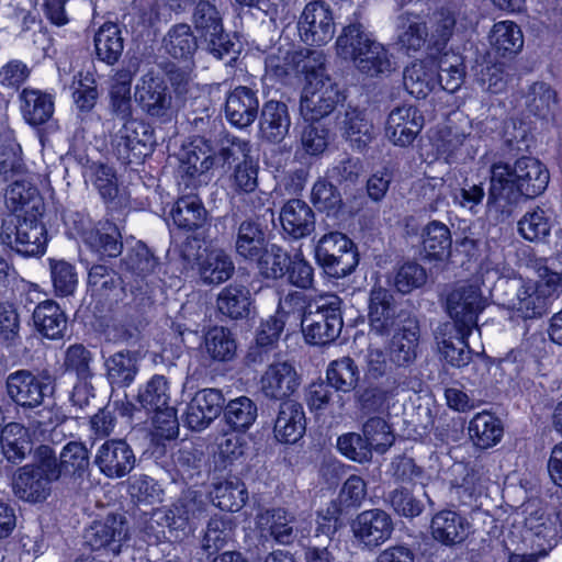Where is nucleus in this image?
<instances>
[{
    "label": "nucleus",
    "mask_w": 562,
    "mask_h": 562,
    "mask_svg": "<svg viewBox=\"0 0 562 562\" xmlns=\"http://www.w3.org/2000/svg\"><path fill=\"white\" fill-rule=\"evenodd\" d=\"M487 195L488 206L510 213V207L521 196L533 199L544 192L549 184L548 168L537 158L522 156L515 160L496 161L491 166Z\"/></svg>",
    "instance_id": "obj_1"
},
{
    "label": "nucleus",
    "mask_w": 562,
    "mask_h": 562,
    "mask_svg": "<svg viewBox=\"0 0 562 562\" xmlns=\"http://www.w3.org/2000/svg\"><path fill=\"white\" fill-rule=\"evenodd\" d=\"M341 299L335 293H322L312 297L302 319L307 342L325 346L335 341L342 329Z\"/></svg>",
    "instance_id": "obj_2"
},
{
    "label": "nucleus",
    "mask_w": 562,
    "mask_h": 562,
    "mask_svg": "<svg viewBox=\"0 0 562 562\" xmlns=\"http://www.w3.org/2000/svg\"><path fill=\"white\" fill-rule=\"evenodd\" d=\"M487 306V299L483 295L479 280L458 282L446 297V311L453 321L458 334L472 335L477 331L479 315Z\"/></svg>",
    "instance_id": "obj_3"
},
{
    "label": "nucleus",
    "mask_w": 562,
    "mask_h": 562,
    "mask_svg": "<svg viewBox=\"0 0 562 562\" xmlns=\"http://www.w3.org/2000/svg\"><path fill=\"white\" fill-rule=\"evenodd\" d=\"M41 215L9 214L2 220L1 243L24 257H38L46 250L47 231Z\"/></svg>",
    "instance_id": "obj_4"
},
{
    "label": "nucleus",
    "mask_w": 562,
    "mask_h": 562,
    "mask_svg": "<svg viewBox=\"0 0 562 562\" xmlns=\"http://www.w3.org/2000/svg\"><path fill=\"white\" fill-rule=\"evenodd\" d=\"M191 23L201 44L212 56L223 59L233 52L235 44L224 29L223 13L216 0H195Z\"/></svg>",
    "instance_id": "obj_5"
},
{
    "label": "nucleus",
    "mask_w": 562,
    "mask_h": 562,
    "mask_svg": "<svg viewBox=\"0 0 562 562\" xmlns=\"http://www.w3.org/2000/svg\"><path fill=\"white\" fill-rule=\"evenodd\" d=\"M315 259L324 272L335 279L350 274L359 263L355 244L340 232H329L318 239Z\"/></svg>",
    "instance_id": "obj_6"
},
{
    "label": "nucleus",
    "mask_w": 562,
    "mask_h": 562,
    "mask_svg": "<svg viewBox=\"0 0 562 562\" xmlns=\"http://www.w3.org/2000/svg\"><path fill=\"white\" fill-rule=\"evenodd\" d=\"M135 99L146 115L161 123L172 121L179 110L167 82L153 70L139 78Z\"/></svg>",
    "instance_id": "obj_7"
},
{
    "label": "nucleus",
    "mask_w": 562,
    "mask_h": 562,
    "mask_svg": "<svg viewBox=\"0 0 562 562\" xmlns=\"http://www.w3.org/2000/svg\"><path fill=\"white\" fill-rule=\"evenodd\" d=\"M8 396L19 406L34 408L55 392V378L48 370L34 373L21 369L10 373L5 380Z\"/></svg>",
    "instance_id": "obj_8"
},
{
    "label": "nucleus",
    "mask_w": 562,
    "mask_h": 562,
    "mask_svg": "<svg viewBox=\"0 0 562 562\" xmlns=\"http://www.w3.org/2000/svg\"><path fill=\"white\" fill-rule=\"evenodd\" d=\"M49 461L41 446L34 451V461L21 467L13 479V491L20 499L37 503L45 501L52 493V483L58 481L48 472Z\"/></svg>",
    "instance_id": "obj_9"
},
{
    "label": "nucleus",
    "mask_w": 562,
    "mask_h": 562,
    "mask_svg": "<svg viewBox=\"0 0 562 562\" xmlns=\"http://www.w3.org/2000/svg\"><path fill=\"white\" fill-rule=\"evenodd\" d=\"M45 453L48 464V472L56 475L58 481L69 480L74 485L81 486L85 482H89L90 477V458L89 451L82 442L69 441L64 446L56 457L53 448L41 445Z\"/></svg>",
    "instance_id": "obj_10"
},
{
    "label": "nucleus",
    "mask_w": 562,
    "mask_h": 562,
    "mask_svg": "<svg viewBox=\"0 0 562 562\" xmlns=\"http://www.w3.org/2000/svg\"><path fill=\"white\" fill-rule=\"evenodd\" d=\"M297 31L307 45L322 46L329 43L336 31L329 4L322 0L308 2L299 18Z\"/></svg>",
    "instance_id": "obj_11"
},
{
    "label": "nucleus",
    "mask_w": 562,
    "mask_h": 562,
    "mask_svg": "<svg viewBox=\"0 0 562 562\" xmlns=\"http://www.w3.org/2000/svg\"><path fill=\"white\" fill-rule=\"evenodd\" d=\"M562 294V274L551 272L547 279L537 285L521 286L512 307L519 312L524 318L540 317L546 314L552 304V296Z\"/></svg>",
    "instance_id": "obj_12"
},
{
    "label": "nucleus",
    "mask_w": 562,
    "mask_h": 562,
    "mask_svg": "<svg viewBox=\"0 0 562 562\" xmlns=\"http://www.w3.org/2000/svg\"><path fill=\"white\" fill-rule=\"evenodd\" d=\"M155 144L150 126L143 121L132 119L122 124L113 138L119 159L132 164L148 156Z\"/></svg>",
    "instance_id": "obj_13"
},
{
    "label": "nucleus",
    "mask_w": 562,
    "mask_h": 562,
    "mask_svg": "<svg viewBox=\"0 0 562 562\" xmlns=\"http://www.w3.org/2000/svg\"><path fill=\"white\" fill-rule=\"evenodd\" d=\"M339 101L340 92L336 82L312 77L303 88L300 112L305 121H321L336 109Z\"/></svg>",
    "instance_id": "obj_14"
},
{
    "label": "nucleus",
    "mask_w": 562,
    "mask_h": 562,
    "mask_svg": "<svg viewBox=\"0 0 562 562\" xmlns=\"http://www.w3.org/2000/svg\"><path fill=\"white\" fill-rule=\"evenodd\" d=\"M83 539L91 550H106L117 555L123 542L127 539L125 517L109 514L102 519L92 521L85 530Z\"/></svg>",
    "instance_id": "obj_15"
},
{
    "label": "nucleus",
    "mask_w": 562,
    "mask_h": 562,
    "mask_svg": "<svg viewBox=\"0 0 562 562\" xmlns=\"http://www.w3.org/2000/svg\"><path fill=\"white\" fill-rule=\"evenodd\" d=\"M419 338L418 319L412 315H401L398 328L387 345L390 362L396 368L411 367L418 356Z\"/></svg>",
    "instance_id": "obj_16"
},
{
    "label": "nucleus",
    "mask_w": 562,
    "mask_h": 562,
    "mask_svg": "<svg viewBox=\"0 0 562 562\" xmlns=\"http://www.w3.org/2000/svg\"><path fill=\"white\" fill-rule=\"evenodd\" d=\"M93 462L105 477L119 480L132 472L136 457L125 440L109 439L98 447Z\"/></svg>",
    "instance_id": "obj_17"
},
{
    "label": "nucleus",
    "mask_w": 562,
    "mask_h": 562,
    "mask_svg": "<svg viewBox=\"0 0 562 562\" xmlns=\"http://www.w3.org/2000/svg\"><path fill=\"white\" fill-rule=\"evenodd\" d=\"M224 404L225 397L221 390H200L187 405L184 424L191 430H204L221 415Z\"/></svg>",
    "instance_id": "obj_18"
},
{
    "label": "nucleus",
    "mask_w": 562,
    "mask_h": 562,
    "mask_svg": "<svg viewBox=\"0 0 562 562\" xmlns=\"http://www.w3.org/2000/svg\"><path fill=\"white\" fill-rule=\"evenodd\" d=\"M351 528L358 541L373 549L391 538L394 524L386 512L375 508L360 513L352 521Z\"/></svg>",
    "instance_id": "obj_19"
},
{
    "label": "nucleus",
    "mask_w": 562,
    "mask_h": 562,
    "mask_svg": "<svg viewBox=\"0 0 562 562\" xmlns=\"http://www.w3.org/2000/svg\"><path fill=\"white\" fill-rule=\"evenodd\" d=\"M259 383L265 397L282 401L297 390L301 379L292 363L281 361L270 363L260 376Z\"/></svg>",
    "instance_id": "obj_20"
},
{
    "label": "nucleus",
    "mask_w": 562,
    "mask_h": 562,
    "mask_svg": "<svg viewBox=\"0 0 562 562\" xmlns=\"http://www.w3.org/2000/svg\"><path fill=\"white\" fill-rule=\"evenodd\" d=\"M424 126V117L413 105L393 109L386 121L385 135L396 146L407 147L415 140Z\"/></svg>",
    "instance_id": "obj_21"
},
{
    "label": "nucleus",
    "mask_w": 562,
    "mask_h": 562,
    "mask_svg": "<svg viewBox=\"0 0 562 562\" xmlns=\"http://www.w3.org/2000/svg\"><path fill=\"white\" fill-rule=\"evenodd\" d=\"M392 293L382 288L374 286L369 299L370 330L378 336H389L398 328L400 316L408 313H395Z\"/></svg>",
    "instance_id": "obj_22"
},
{
    "label": "nucleus",
    "mask_w": 562,
    "mask_h": 562,
    "mask_svg": "<svg viewBox=\"0 0 562 562\" xmlns=\"http://www.w3.org/2000/svg\"><path fill=\"white\" fill-rule=\"evenodd\" d=\"M258 111L257 91L249 87L238 86L226 97L225 116L232 125L238 128L250 126L258 117Z\"/></svg>",
    "instance_id": "obj_23"
},
{
    "label": "nucleus",
    "mask_w": 562,
    "mask_h": 562,
    "mask_svg": "<svg viewBox=\"0 0 562 562\" xmlns=\"http://www.w3.org/2000/svg\"><path fill=\"white\" fill-rule=\"evenodd\" d=\"M92 353L81 344L66 349L63 367L65 372L75 374L78 383L74 387L72 400L82 404L87 402L89 381L93 378L91 369Z\"/></svg>",
    "instance_id": "obj_24"
},
{
    "label": "nucleus",
    "mask_w": 562,
    "mask_h": 562,
    "mask_svg": "<svg viewBox=\"0 0 562 562\" xmlns=\"http://www.w3.org/2000/svg\"><path fill=\"white\" fill-rule=\"evenodd\" d=\"M291 127L288 105L282 101L269 100L263 103L259 115V136L261 139L281 143Z\"/></svg>",
    "instance_id": "obj_25"
},
{
    "label": "nucleus",
    "mask_w": 562,
    "mask_h": 562,
    "mask_svg": "<svg viewBox=\"0 0 562 562\" xmlns=\"http://www.w3.org/2000/svg\"><path fill=\"white\" fill-rule=\"evenodd\" d=\"M396 44L406 54L429 48V29L426 21L414 12L405 11L396 18Z\"/></svg>",
    "instance_id": "obj_26"
},
{
    "label": "nucleus",
    "mask_w": 562,
    "mask_h": 562,
    "mask_svg": "<svg viewBox=\"0 0 562 562\" xmlns=\"http://www.w3.org/2000/svg\"><path fill=\"white\" fill-rule=\"evenodd\" d=\"M206 509L207 502L201 492L191 488L186 490L167 514L169 526L173 529L184 530L203 517Z\"/></svg>",
    "instance_id": "obj_27"
},
{
    "label": "nucleus",
    "mask_w": 562,
    "mask_h": 562,
    "mask_svg": "<svg viewBox=\"0 0 562 562\" xmlns=\"http://www.w3.org/2000/svg\"><path fill=\"white\" fill-rule=\"evenodd\" d=\"M338 125L342 137L358 151H363L374 138L373 124L358 108L348 106L339 115Z\"/></svg>",
    "instance_id": "obj_28"
},
{
    "label": "nucleus",
    "mask_w": 562,
    "mask_h": 562,
    "mask_svg": "<svg viewBox=\"0 0 562 562\" xmlns=\"http://www.w3.org/2000/svg\"><path fill=\"white\" fill-rule=\"evenodd\" d=\"M470 527L465 517L450 509L438 512L430 524L432 538L449 547L462 543L470 533Z\"/></svg>",
    "instance_id": "obj_29"
},
{
    "label": "nucleus",
    "mask_w": 562,
    "mask_h": 562,
    "mask_svg": "<svg viewBox=\"0 0 562 562\" xmlns=\"http://www.w3.org/2000/svg\"><path fill=\"white\" fill-rule=\"evenodd\" d=\"M256 522L280 544L293 543L299 533L295 516L282 507L268 508L258 513Z\"/></svg>",
    "instance_id": "obj_30"
},
{
    "label": "nucleus",
    "mask_w": 562,
    "mask_h": 562,
    "mask_svg": "<svg viewBox=\"0 0 562 562\" xmlns=\"http://www.w3.org/2000/svg\"><path fill=\"white\" fill-rule=\"evenodd\" d=\"M280 222L289 236L300 239L314 231L315 214L305 201L291 199L281 209Z\"/></svg>",
    "instance_id": "obj_31"
},
{
    "label": "nucleus",
    "mask_w": 562,
    "mask_h": 562,
    "mask_svg": "<svg viewBox=\"0 0 562 562\" xmlns=\"http://www.w3.org/2000/svg\"><path fill=\"white\" fill-rule=\"evenodd\" d=\"M352 64L360 74L369 78L387 77L397 67L393 54L376 40H373Z\"/></svg>",
    "instance_id": "obj_32"
},
{
    "label": "nucleus",
    "mask_w": 562,
    "mask_h": 562,
    "mask_svg": "<svg viewBox=\"0 0 562 562\" xmlns=\"http://www.w3.org/2000/svg\"><path fill=\"white\" fill-rule=\"evenodd\" d=\"M528 113L543 121H554L560 110L558 93L547 82L536 81L522 95Z\"/></svg>",
    "instance_id": "obj_33"
},
{
    "label": "nucleus",
    "mask_w": 562,
    "mask_h": 562,
    "mask_svg": "<svg viewBox=\"0 0 562 562\" xmlns=\"http://www.w3.org/2000/svg\"><path fill=\"white\" fill-rule=\"evenodd\" d=\"M305 428L303 406L294 401L282 402L273 428L276 438L284 443H294L304 435Z\"/></svg>",
    "instance_id": "obj_34"
},
{
    "label": "nucleus",
    "mask_w": 562,
    "mask_h": 562,
    "mask_svg": "<svg viewBox=\"0 0 562 562\" xmlns=\"http://www.w3.org/2000/svg\"><path fill=\"white\" fill-rule=\"evenodd\" d=\"M82 238L85 244L102 258H115L122 254V235L112 222H99L93 228L85 232Z\"/></svg>",
    "instance_id": "obj_35"
},
{
    "label": "nucleus",
    "mask_w": 562,
    "mask_h": 562,
    "mask_svg": "<svg viewBox=\"0 0 562 562\" xmlns=\"http://www.w3.org/2000/svg\"><path fill=\"white\" fill-rule=\"evenodd\" d=\"M525 528L527 537L542 553H547L559 541L557 521L541 508L528 513Z\"/></svg>",
    "instance_id": "obj_36"
},
{
    "label": "nucleus",
    "mask_w": 562,
    "mask_h": 562,
    "mask_svg": "<svg viewBox=\"0 0 562 562\" xmlns=\"http://www.w3.org/2000/svg\"><path fill=\"white\" fill-rule=\"evenodd\" d=\"M250 290L239 283H231L222 289L216 299V307L220 314L233 319H245L250 314Z\"/></svg>",
    "instance_id": "obj_37"
},
{
    "label": "nucleus",
    "mask_w": 562,
    "mask_h": 562,
    "mask_svg": "<svg viewBox=\"0 0 562 562\" xmlns=\"http://www.w3.org/2000/svg\"><path fill=\"white\" fill-rule=\"evenodd\" d=\"M268 245L260 223L248 218L243 221L236 233L235 250L245 260L254 261L262 257Z\"/></svg>",
    "instance_id": "obj_38"
},
{
    "label": "nucleus",
    "mask_w": 562,
    "mask_h": 562,
    "mask_svg": "<svg viewBox=\"0 0 562 562\" xmlns=\"http://www.w3.org/2000/svg\"><path fill=\"white\" fill-rule=\"evenodd\" d=\"M105 379L112 387L128 386L138 372V359L134 351L124 349L104 358Z\"/></svg>",
    "instance_id": "obj_39"
},
{
    "label": "nucleus",
    "mask_w": 562,
    "mask_h": 562,
    "mask_svg": "<svg viewBox=\"0 0 562 562\" xmlns=\"http://www.w3.org/2000/svg\"><path fill=\"white\" fill-rule=\"evenodd\" d=\"M373 40L360 22V13H355V20L342 27L336 40L337 55L353 63Z\"/></svg>",
    "instance_id": "obj_40"
},
{
    "label": "nucleus",
    "mask_w": 562,
    "mask_h": 562,
    "mask_svg": "<svg viewBox=\"0 0 562 562\" xmlns=\"http://www.w3.org/2000/svg\"><path fill=\"white\" fill-rule=\"evenodd\" d=\"M404 87L417 99L427 97L438 85L437 65L434 61L416 60L404 69Z\"/></svg>",
    "instance_id": "obj_41"
},
{
    "label": "nucleus",
    "mask_w": 562,
    "mask_h": 562,
    "mask_svg": "<svg viewBox=\"0 0 562 562\" xmlns=\"http://www.w3.org/2000/svg\"><path fill=\"white\" fill-rule=\"evenodd\" d=\"M36 329L46 338L58 339L67 328V316L53 300L40 302L32 314Z\"/></svg>",
    "instance_id": "obj_42"
},
{
    "label": "nucleus",
    "mask_w": 562,
    "mask_h": 562,
    "mask_svg": "<svg viewBox=\"0 0 562 562\" xmlns=\"http://www.w3.org/2000/svg\"><path fill=\"white\" fill-rule=\"evenodd\" d=\"M7 206L13 211H24V215H42L44 203L37 188L26 179L13 181L5 191Z\"/></svg>",
    "instance_id": "obj_43"
},
{
    "label": "nucleus",
    "mask_w": 562,
    "mask_h": 562,
    "mask_svg": "<svg viewBox=\"0 0 562 562\" xmlns=\"http://www.w3.org/2000/svg\"><path fill=\"white\" fill-rule=\"evenodd\" d=\"M175 225L184 231H198L209 221V213L196 195H184L177 200L170 212Z\"/></svg>",
    "instance_id": "obj_44"
},
{
    "label": "nucleus",
    "mask_w": 562,
    "mask_h": 562,
    "mask_svg": "<svg viewBox=\"0 0 562 562\" xmlns=\"http://www.w3.org/2000/svg\"><path fill=\"white\" fill-rule=\"evenodd\" d=\"M199 36L188 23L172 25L162 38V47L175 59H188L199 48Z\"/></svg>",
    "instance_id": "obj_45"
},
{
    "label": "nucleus",
    "mask_w": 562,
    "mask_h": 562,
    "mask_svg": "<svg viewBox=\"0 0 562 562\" xmlns=\"http://www.w3.org/2000/svg\"><path fill=\"white\" fill-rule=\"evenodd\" d=\"M21 112L32 126L46 123L54 113L53 97L36 89L25 88L20 94Z\"/></svg>",
    "instance_id": "obj_46"
},
{
    "label": "nucleus",
    "mask_w": 562,
    "mask_h": 562,
    "mask_svg": "<svg viewBox=\"0 0 562 562\" xmlns=\"http://www.w3.org/2000/svg\"><path fill=\"white\" fill-rule=\"evenodd\" d=\"M3 454L11 463L22 462L33 450L29 430L20 423H9L0 435Z\"/></svg>",
    "instance_id": "obj_47"
},
{
    "label": "nucleus",
    "mask_w": 562,
    "mask_h": 562,
    "mask_svg": "<svg viewBox=\"0 0 562 562\" xmlns=\"http://www.w3.org/2000/svg\"><path fill=\"white\" fill-rule=\"evenodd\" d=\"M203 348L212 361L225 363L236 357L237 341L228 328L214 326L205 333Z\"/></svg>",
    "instance_id": "obj_48"
},
{
    "label": "nucleus",
    "mask_w": 562,
    "mask_h": 562,
    "mask_svg": "<svg viewBox=\"0 0 562 562\" xmlns=\"http://www.w3.org/2000/svg\"><path fill=\"white\" fill-rule=\"evenodd\" d=\"M235 266L223 249H211L199 262V274L205 284H220L234 273Z\"/></svg>",
    "instance_id": "obj_49"
},
{
    "label": "nucleus",
    "mask_w": 562,
    "mask_h": 562,
    "mask_svg": "<svg viewBox=\"0 0 562 562\" xmlns=\"http://www.w3.org/2000/svg\"><path fill=\"white\" fill-rule=\"evenodd\" d=\"M215 166L213 148L203 137L194 138L181 159V170L190 177L203 175Z\"/></svg>",
    "instance_id": "obj_50"
},
{
    "label": "nucleus",
    "mask_w": 562,
    "mask_h": 562,
    "mask_svg": "<svg viewBox=\"0 0 562 562\" xmlns=\"http://www.w3.org/2000/svg\"><path fill=\"white\" fill-rule=\"evenodd\" d=\"M422 237L423 251L427 258L446 260L450 257L452 238L447 225L432 221L425 226Z\"/></svg>",
    "instance_id": "obj_51"
},
{
    "label": "nucleus",
    "mask_w": 562,
    "mask_h": 562,
    "mask_svg": "<svg viewBox=\"0 0 562 562\" xmlns=\"http://www.w3.org/2000/svg\"><path fill=\"white\" fill-rule=\"evenodd\" d=\"M490 42L498 55L513 57L524 46V36L520 27L512 21H501L494 24Z\"/></svg>",
    "instance_id": "obj_52"
},
{
    "label": "nucleus",
    "mask_w": 562,
    "mask_h": 562,
    "mask_svg": "<svg viewBox=\"0 0 562 562\" xmlns=\"http://www.w3.org/2000/svg\"><path fill=\"white\" fill-rule=\"evenodd\" d=\"M457 29V12L450 8H439L430 18L429 50L441 53Z\"/></svg>",
    "instance_id": "obj_53"
},
{
    "label": "nucleus",
    "mask_w": 562,
    "mask_h": 562,
    "mask_svg": "<svg viewBox=\"0 0 562 562\" xmlns=\"http://www.w3.org/2000/svg\"><path fill=\"white\" fill-rule=\"evenodd\" d=\"M210 494L213 504L227 512H238L248 497L245 484L237 477L214 483Z\"/></svg>",
    "instance_id": "obj_54"
},
{
    "label": "nucleus",
    "mask_w": 562,
    "mask_h": 562,
    "mask_svg": "<svg viewBox=\"0 0 562 562\" xmlns=\"http://www.w3.org/2000/svg\"><path fill=\"white\" fill-rule=\"evenodd\" d=\"M469 435L474 445L487 449L496 445L503 436L501 420L490 413H479L470 422Z\"/></svg>",
    "instance_id": "obj_55"
},
{
    "label": "nucleus",
    "mask_w": 562,
    "mask_h": 562,
    "mask_svg": "<svg viewBox=\"0 0 562 562\" xmlns=\"http://www.w3.org/2000/svg\"><path fill=\"white\" fill-rule=\"evenodd\" d=\"M94 46L100 60L114 65L124 48V40L119 26L113 23L103 24L94 36Z\"/></svg>",
    "instance_id": "obj_56"
},
{
    "label": "nucleus",
    "mask_w": 562,
    "mask_h": 562,
    "mask_svg": "<svg viewBox=\"0 0 562 562\" xmlns=\"http://www.w3.org/2000/svg\"><path fill=\"white\" fill-rule=\"evenodd\" d=\"M465 78L463 58L456 53H445L437 63L438 85L447 92L454 93L461 88Z\"/></svg>",
    "instance_id": "obj_57"
},
{
    "label": "nucleus",
    "mask_w": 562,
    "mask_h": 562,
    "mask_svg": "<svg viewBox=\"0 0 562 562\" xmlns=\"http://www.w3.org/2000/svg\"><path fill=\"white\" fill-rule=\"evenodd\" d=\"M87 181H90L104 202H112L119 193V184L115 170L103 162H91L83 172Z\"/></svg>",
    "instance_id": "obj_58"
},
{
    "label": "nucleus",
    "mask_w": 562,
    "mask_h": 562,
    "mask_svg": "<svg viewBox=\"0 0 562 562\" xmlns=\"http://www.w3.org/2000/svg\"><path fill=\"white\" fill-rule=\"evenodd\" d=\"M360 372L350 357L334 360L326 372L327 382L336 391L350 392L359 381Z\"/></svg>",
    "instance_id": "obj_59"
},
{
    "label": "nucleus",
    "mask_w": 562,
    "mask_h": 562,
    "mask_svg": "<svg viewBox=\"0 0 562 562\" xmlns=\"http://www.w3.org/2000/svg\"><path fill=\"white\" fill-rule=\"evenodd\" d=\"M470 336L457 333V337H447L446 334L440 338L437 337L438 350L447 363L454 368H463L470 363L472 359V350L468 344Z\"/></svg>",
    "instance_id": "obj_60"
},
{
    "label": "nucleus",
    "mask_w": 562,
    "mask_h": 562,
    "mask_svg": "<svg viewBox=\"0 0 562 562\" xmlns=\"http://www.w3.org/2000/svg\"><path fill=\"white\" fill-rule=\"evenodd\" d=\"M121 265L126 271L144 278L156 271L159 261L143 241H137L127 250Z\"/></svg>",
    "instance_id": "obj_61"
},
{
    "label": "nucleus",
    "mask_w": 562,
    "mask_h": 562,
    "mask_svg": "<svg viewBox=\"0 0 562 562\" xmlns=\"http://www.w3.org/2000/svg\"><path fill=\"white\" fill-rule=\"evenodd\" d=\"M223 412L226 423L235 430H246L257 418V405L247 396L229 401Z\"/></svg>",
    "instance_id": "obj_62"
},
{
    "label": "nucleus",
    "mask_w": 562,
    "mask_h": 562,
    "mask_svg": "<svg viewBox=\"0 0 562 562\" xmlns=\"http://www.w3.org/2000/svg\"><path fill=\"white\" fill-rule=\"evenodd\" d=\"M301 56L302 53L292 49L290 43L279 44L267 54L266 70L278 78H282L290 71L296 70L297 58H301Z\"/></svg>",
    "instance_id": "obj_63"
},
{
    "label": "nucleus",
    "mask_w": 562,
    "mask_h": 562,
    "mask_svg": "<svg viewBox=\"0 0 562 562\" xmlns=\"http://www.w3.org/2000/svg\"><path fill=\"white\" fill-rule=\"evenodd\" d=\"M50 278L55 295L67 297L75 293L78 276L75 267L65 260H49Z\"/></svg>",
    "instance_id": "obj_64"
}]
</instances>
